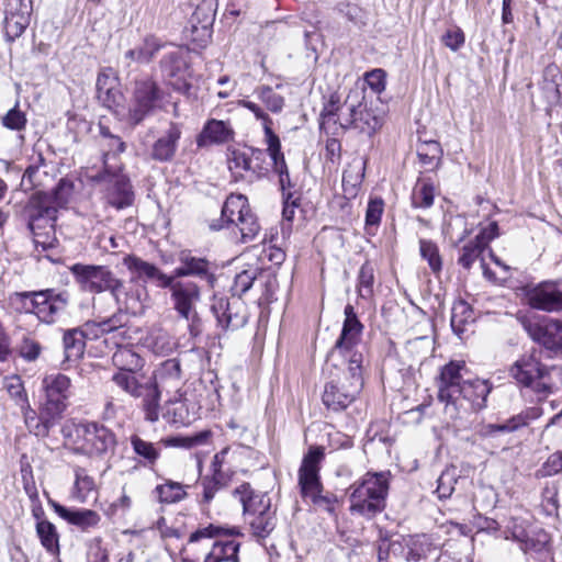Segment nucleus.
Here are the masks:
<instances>
[{"instance_id":"f257e3e1","label":"nucleus","mask_w":562,"mask_h":562,"mask_svg":"<svg viewBox=\"0 0 562 562\" xmlns=\"http://www.w3.org/2000/svg\"><path fill=\"white\" fill-rule=\"evenodd\" d=\"M341 333L328 359V379L322 394L323 404L333 412L347 409L363 387V355L358 350L363 325L351 304L345 306Z\"/></svg>"},{"instance_id":"f03ea898","label":"nucleus","mask_w":562,"mask_h":562,"mask_svg":"<svg viewBox=\"0 0 562 562\" xmlns=\"http://www.w3.org/2000/svg\"><path fill=\"white\" fill-rule=\"evenodd\" d=\"M319 120L321 128L325 131L338 125L342 130L352 127L372 136L383 125L384 109L376 95H368L364 89L355 88L349 91L342 105L336 95H330Z\"/></svg>"},{"instance_id":"7ed1b4c3","label":"nucleus","mask_w":562,"mask_h":562,"mask_svg":"<svg viewBox=\"0 0 562 562\" xmlns=\"http://www.w3.org/2000/svg\"><path fill=\"white\" fill-rule=\"evenodd\" d=\"M467 373L464 361H450L437 379L438 400L450 419H457L461 412H477L486 406L492 385L482 379L465 380Z\"/></svg>"},{"instance_id":"20e7f679","label":"nucleus","mask_w":562,"mask_h":562,"mask_svg":"<svg viewBox=\"0 0 562 562\" xmlns=\"http://www.w3.org/2000/svg\"><path fill=\"white\" fill-rule=\"evenodd\" d=\"M509 373L538 401H544L562 386V367L542 363V350L538 348L521 355L510 367Z\"/></svg>"},{"instance_id":"39448f33","label":"nucleus","mask_w":562,"mask_h":562,"mask_svg":"<svg viewBox=\"0 0 562 562\" xmlns=\"http://www.w3.org/2000/svg\"><path fill=\"white\" fill-rule=\"evenodd\" d=\"M43 384L46 400L38 415L35 411H30L25 414V425L31 434L45 438L61 418L67 407L66 402L69 396L70 379L61 373L50 374L44 379Z\"/></svg>"},{"instance_id":"423d86ee","label":"nucleus","mask_w":562,"mask_h":562,"mask_svg":"<svg viewBox=\"0 0 562 562\" xmlns=\"http://www.w3.org/2000/svg\"><path fill=\"white\" fill-rule=\"evenodd\" d=\"M61 434L74 453L90 458L113 453L117 443L111 429L94 422H67Z\"/></svg>"},{"instance_id":"0eeeda50","label":"nucleus","mask_w":562,"mask_h":562,"mask_svg":"<svg viewBox=\"0 0 562 562\" xmlns=\"http://www.w3.org/2000/svg\"><path fill=\"white\" fill-rule=\"evenodd\" d=\"M390 477V471L368 472L352 483L348 488L350 513L367 519L382 513L386 507Z\"/></svg>"},{"instance_id":"6e6552de","label":"nucleus","mask_w":562,"mask_h":562,"mask_svg":"<svg viewBox=\"0 0 562 562\" xmlns=\"http://www.w3.org/2000/svg\"><path fill=\"white\" fill-rule=\"evenodd\" d=\"M70 192L71 186L60 180L52 192L38 190L30 196L24 213L34 236H41L43 231L54 227L58 209L68 203Z\"/></svg>"},{"instance_id":"1a4fd4ad","label":"nucleus","mask_w":562,"mask_h":562,"mask_svg":"<svg viewBox=\"0 0 562 562\" xmlns=\"http://www.w3.org/2000/svg\"><path fill=\"white\" fill-rule=\"evenodd\" d=\"M233 496L243 505V513L251 535L266 539L277 526L276 509L267 494H256L249 483H243L233 491Z\"/></svg>"},{"instance_id":"9d476101","label":"nucleus","mask_w":562,"mask_h":562,"mask_svg":"<svg viewBox=\"0 0 562 562\" xmlns=\"http://www.w3.org/2000/svg\"><path fill=\"white\" fill-rule=\"evenodd\" d=\"M241 536L238 527H223L210 524L193 531L188 542L195 543L202 539H215L211 551L205 555L203 562H239L240 543L228 539L229 537Z\"/></svg>"},{"instance_id":"9b49d317","label":"nucleus","mask_w":562,"mask_h":562,"mask_svg":"<svg viewBox=\"0 0 562 562\" xmlns=\"http://www.w3.org/2000/svg\"><path fill=\"white\" fill-rule=\"evenodd\" d=\"M113 383L135 398H142L146 420L156 422L160 413V392L157 383L136 372L117 371L112 375Z\"/></svg>"},{"instance_id":"f8f14e48","label":"nucleus","mask_w":562,"mask_h":562,"mask_svg":"<svg viewBox=\"0 0 562 562\" xmlns=\"http://www.w3.org/2000/svg\"><path fill=\"white\" fill-rule=\"evenodd\" d=\"M529 337L547 350L562 351V322L551 317L524 316L520 318Z\"/></svg>"},{"instance_id":"ddd939ff","label":"nucleus","mask_w":562,"mask_h":562,"mask_svg":"<svg viewBox=\"0 0 562 562\" xmlns=\"http://www.w3.org/2000/svg\"><path fill=\"white\" fill-rule=\"evenodd\" d=\"M159 100V88L154 80L148 78L136 80L128 105V123L133 126L140 124L155 112Z\"/></svg>"},{"instance_id":"4468645a","label":"nucleus","mask_w":562,"mask_h":562,"mask_svg":"<svg viewBox=\"0 0 562 562\" xmlns=\"http://www.w3.org/2000/svg\"><path fill=\"white\" fill-rule=\"evenodd\" d=\"M189 53L182 48L168 52L160 60L161 72L168 83L181 93L191 89L192 71L189 66Z\"/></svg>"},{"instance_id":"2eb2a0df","label":"nucleus","mask_w":562,"mask_h":562,"mask_svg":"<svg viewBox=\"0 0 562 562\" xmlns=\"http://www.w3.org/2000/svg\"><path fill=\"white\" fill-rule=\"evenodd\" d=\"M217 325L224 330H236L241 328L248 321L247 307L240 296L232 297L214 295L212 304Z\"/></svg>"},{"instance_id":"dca6fc26","label":"nucleus","mask_w":562,"mask_h":562,"mask_svg":"<svg viewBox=\"0 0 562 562\" xmlns=\"http://www.w3.org/2000/svg\"><path fill=\"white\" fill-rule=\"evenodd\" d=\"M541 415V407H528L502 424L479 425L475 430V436L482 440L496 439L502 434H509L527 426L531 420L538 419Z\"/></svg>"},{"instance_id":"f3484780","label":"nucleus","mask_w":562,"mask_h":562,"mask_svg":"<svg viewBox=\"0 0 562 562\" xmlns=\"http://www.w3.org/2000/svg\"><path fill=\"white\" fill-rule=\"evenodd\" d=\"M526 283L518 290L522 300L532 308L558 312L562 310V292L544 286L547 283Z\"/></svg>"},{"instance_id":"a211bd4d","label":"nucleus","mask_w":562,"mask_h":562,"mask_svg":"<svg viewBox=\"0 0 562 562\" xmlns=\"http://www.w3.org/2000/svg\"><path fill=\"white\" fill-rule=\"evenodd\" d=\"M91 292L110 290V294L126 308L136 312L142 307L143 297L146 291L139 283H87Z\"/></svg>"},{"instance_id":"6ab92c4d","label":"nucleus","mask_w":562,"mask_h":562,"mask_svg":"<svg viewBox=\"0 0 562 562\" xmlns=\"http://www.w3.org/2000/svg\"><path fill=\"white\" fill-rule=\"evenodd\" d=\"M171 292L173 308L187 321L196 317L195 303L200 300V291L194 283H162Z\"/></svg>"},{"instance_id":"aec40b11","label":"nucleus","mask_w":562,"mask_h":562,"mask_svg":"<svg viewBox=\"0 0 562 562\" xmlns=\"http://www.w3.org/2000/svg\"><path fill=\"white\" fill-rule=\"evenodd\" d=\"M24 296L30 299L33 312L44 318L64 311L68 303L66 292L55 293L54 290L33 292Z\"/></svg>"},{"instance_id":"412c9836","label":"nucleus","mask_w":562,"mask_h":562,"mask_svg":"<svg viewBox=\"0 0 562 562\" xmlns=\"http://www.w3.org/2000/svg\"><path fill=\"white\" fill-rule=\"evenodd\" d=\"M106 181L108 203L116 210L128 207L134 202V192L126 176L111 173L102 177Z\"/></svg>"},{"instance_id":"4be33fe9","label":"nucleus","mask_w":562,"mask_h":562,"mask_svg":"<svg viewBox=\"0 0 562 562\" xmlns=\"http://www.w3.org/2000/svg\"><path fill=\"white\" fill-rule=\"evenodd\" d=\"M181 134V127L170 123L165 133L154 142L148 154L149 158L158 162L171 161L176 156Z\"/></svg>"},{"instance_id":"5701e85b","label":"nucleus","mask_w":562,"mask_h":562,"mask_svg":"<svg viewBox=\"0 0 562 562\" xmlns=\"http://www.w3.org/2000/svg\"><path fill=\"white\" fill-rule=\"evenodd\" d=\"M48 505L60 518L80 528L82 531L98 527L101 521V516L92 509H70L52 498H48Z\"/></svg>"},{"instance_id":"b1692460","label":"nucleus","mask_w":562,"mask_h":562,"mask_svg":"<svg viewBox=\"0 0 562 562\" xmlns=\"http://www.w3.org/2000/svg\"><path fill=\"white\" fill-rule=\"evenodd\" d=\"M211 269L212 265L206 259L195 257L190 251H181L179 255V266L170 278L190 277L213 281L214 276Z\"/></svg>"},{"instance_id":"393cba45","label":"nucleus","mask_w":562,"mask_h":562,"mask_svg":"<svg viewBox=\"0 0 562 562\" xmlns=\"http://www.w3.org/2000/svg\"><path fill=\"white\" fill-rule=\"evenodd\" d=\"M235 132L228 121L210 119L196 137L198 147L222 145L234 139Z\"/></svg>"},{"instance_id":"a878e982","label":"nucleus","mask_w":562,"mask_h":562,"mask_svg":"<svg viewBox=\"0 0 562 562\" xmlns=\"http://www.w3.org/2000/svg\"><path fill=\"white\" fill-rule=\"evenodd\" d=\"M250 211L248 200L243 194H231L227 196L222 207L221 218L213 221L210 228L220 231L224 227L234 225L240 217L245 216Z\"/></svg>"},{"instance_id":"bb28decb","label":"nucleus","mask_w":562,"mask_h":562,"mask_svg":"<svg viewBox=\"0 0 562 562\" xmlns=\"http://www.w3.org/2000/svg\"><path fill=\"white\" fill-rule=\"evenodd\" d=\"M148 380L157 383V390L167 392H178L182 385V374L180 361L176 358L164 361Z\"/></svg>"},{"instance_id":"cd10ccee","label":"nucleus","mask_w":562,"mask_h":562,"mask_svg":"<svg viewBox=\"0 0 562 562\" xmlns=\"http://www.w3.org/2000/svg\"><path fill=\"white\" fill-rule=\"evenodd\" d=\"M97 98L108 109L120 104L122 94L117 79L110 68L102 70L95 82Z\"/></svg>"},{"instance_id":"c85d7f7f","label":"nucleus","mask_w":562,"mask_h":562,"mask_svg":"<svg viewBox=\"0 0 562 562\" xmlns=\"http://www.w3.org/2000/svg\"><path fill=\"white\" fill-rule=\"evenodd\" d=\"M162 47L161 40L154 35H147L139 45L125 52L124 60L127 66L133 63L148 64Z\"/></svg>"},{"instance_id":"c756f323","label":"nucleus","mask_w":562,"mask_h":562,"mask_svg":"<svg viewBox=\"0 0 562 562\" xmlns=\"http://www.w3.org/2000/svg\"><path fill=\"white\" fill-rule=\"evenodd\" d=\"M474 321V311L468 302L460 300L453 304L450 324L453 333L459 338L463 337Z\"/></svg>"},{"instance_id":"7c9ffc66","label":"nucleus","mask_w":562,"mask_h":562,"mask_svg":"<svg viewBox=\"0 0 562 562\" xmlns=\"http://www.w3.org/2000/svg\"><path fill=\"white\" fill-rule=\"evenodd\" d=\"M442 154V148L437 140L424 142L417 148L418 159L427 171H434L439 168Z\"/></svg>"},{"instance_id":"2f4dec72","label":"nucleus","mask_w":562,"mask_h":562,"mask_svg":"<svg viewBox=\"0 0 562 562\" xmlns=\"http://www.w3.org/2000/svg\"><path fill=\"white\" fill-rule=\"evenodd\" d=\"M228 169L235 177H243V171L249 172L252 176V158L250 156V148H228L227 154Z\"/></svg>"},{"instance_id":"473e14b6","label":"nucleus","mask_w":562,"mask_h":562,"mask_svg":"<svg viewBox=\"0 0 562 562\" xmlns=\"http://www.w3.org/2000/svg\"><path fill=\"white\" fill-rule=\"evenodd\" d=\"M123 263L126 266V268L135 274L137 278H147V279H155L158 278L159 281H172V278L165 277L164 274H160L158 269L147 262L143 259L136 257V256H126L123 260Z\"/></svg>"},{"instance_id":"72a5a7b5","label":"nucleus","mask_w":562,"mask_h":562,"mask_svg":"<svg viewBox=\"0 0 562 562\" xmlns=\"http://www.w3.org/2000/svg\"><path fill=\"white\" fill-rule=\"evenodd\" d=\"M112 362L117 371L137 372L143 368V359L128 347H119L112 356Z\"/></svg>"},{"instance_id":"f704fd0d","label":"nucleus","mask_w":562,"mask_h":562,"mask_svg":"<svg viewBox=\"0 0 562 562\" xmlns=\"http://www.w3.org/2000/svg\"><path fill=\"white\" fill-rule=\"evenodd\" d=\"M154 493L156 494L159 503L162 504L179 503L188 495L184 485L171 480H166L165 483L157 485Z\"/></svg>"},{"instance_id":"c9c22d12","label":"nucleus","mask_w":562,"mask_h":562,"mask_svg":"<svg viewBox=\"0 0 562 562\" xmlns=\"http://www.w3.org/2000/svg\"><path fill=\"white\" fill-rule=\"evenodd\" d=\"M65 359L67 361H77L85 352V337L80 329L75 328L66 331L63 338Z\"/></svg>"},{"instance_id":"e433bc0d","label":"nucleus","mask_w":562,"mask_h":562,"mask_svg":"<svg viewBox=\"0 0 562 562\" xmlns=\"http://www.w3.org/2000/svg\"><path fill=\"white\" fill-rule=\"evenodd\" d=\"M74 498L80 503H85L90 492L95 490L94 479L88 474L85 468L78 465L74 468Z\"/></svg>"},{"instance_id":"4c0bfd02","label":"nucleus","mask_w":562,"mask_h":562,"mask_svg":"<svg viewBox=\"0 0 562 562\" xmlns=\"http://www.w3.org/2000/svg\"><path fill=\"white\" fill-rule=\"evenodd\" d=\"M36 535L41 544L52 554L59 553V535L55 525L50 521H41L35 525Z\"/></svg>"},{"instance_id":"58836bf2","label":"nucleus","mask_w":562,"mask_h":562,"mask_svg":"<svg viewBox=\"0 0 562 562\" xmlns=\"http://www.w3.org/2000/svg\"><path fill=\"white\" fill-rule=\"evenodd\" d=\"M131 446L133 451L142 458L140 464L144 467H153L160 457V451L154 443L142 439L137 435L131 437Z\"/></svg>"},{"instance_id":"ea45409f","label":"nucleus","mask_w":562,"mask_h":562,"mask_svg":"<svg viewBox=\"0 0 562 562\" xmlns=\"http://www.w3.org/2000/svg\"><path fill=\"white\" fill-rule=\"evenodd\" d=\"M435 188L429 179L419 178L412 194L414 207L428 209L434 204Z\"/></svg>"},{"instance_id":"a19ab883","label":"nucleus","mask_w":562,"mask_h":562,"mask_svg":"<svg viewBox=\"0 0 562 562\" xmlns=\"http://www.w3.org/2000/svg\"><path fill=\"white\" fill-rule=\"evenodd\" d=\"M70 270L79 281H112L110 272L103 266L76 263Z\"/></svg>"},{"instance_id":"79ce46f5","label":"nucleus","mask_w":562,"mask_h":562,"mask_svg":"<svg viewBox=\"0 0 562 562\" xmlns=\"http://www.w3.org/2000/svg\"><path fill=\"white\" fill-rule=\"evenodd\" d=\"M30 21L31 18L24 14L11 13L7 11L4 21V34L7 40L9 42H13L20 37L27 29Z\"/></svg>"},{"instance_id":"37998d69","label":"nucleus","mask_w":562,"mask_h":562,"mask_svg":"<svg viewBox=\"0 0 562 562\" xmlns=\"http://www.w3.org/2000/svg\"><path fill=\"white\" fill-rule=\"evenodd\" d=\"M211 436L210 430H203L196 432L191 436H176L162 439L160 442L165 447H176V448H193L196 446H201L207 441Z\"/></svg>"},{"instance_id":"c03bdc74","label":"nucleus","mask_w":562,"mask_h":562,"mask_svg":"<svg viewBox=\"0 0 562 562\" xmlns=\"http://www.w3.org/2000/svg\"><path fill=\"white\" fill-rule=\"evenodd\" d=\"M549 535L543 530H539L529 533L519 547L525 553L546 554L549 552Z\"/></svg>"},{"instance_id":"a18cd8bd","label":"nucleus","mask_w":562,"mask_h":562,"mask_svg":"<svg viewBox=\"0 0 562 562\" xmlns=\"http://www.w3.org/2000/svg\"><path fill=\"white\" fill-rule=\"evenodd\" d=\"M102 321L108 335L112 334L113 337L117 338L120 341H123L128 337L126 329L128 316L126 313L119 312L110 317L102 318Z\"/></svg>"},{"instance_id":"49530a36","label":"nucleus","mask_w":562,"mask_h":562,"mask_svg":"<svg viewBox=\"0 0 562 562\" xmlns=\"http://www.w3.org/2000/svg\"><path fill=\"white\" fill-rule=\"evenodd\" d=\"M102 321L108 335L112 334L113 337L117 338L120 341H123L128 337L126 329L128 316L126 313L119 312L110 317L102 318Z\"/></svg>"},{"instance_id":"de8ad7c7","label":"nucleus","mask_w":562,"mask_h":562,"mask_svg":"<svg viewBox=\"0 0 562 562\" xmlns=\"http://www.w3.org/2000/svg\"><path fill=\"white\" fill-rule=\"evenodd\" d=\"M234 226L239 229L241 243L252 241L260 232V225L251 210L240 217Z\"/></svg>"},{"instance_id":"09e8293b","label":"nucleus","mask_w":562,"mask_h":562,"mask_svg":"<svg viewBox=\"0 0 562 562\" xmlns=\"http://www.w3.org/2000/svg\"><path fill=\"white\" fill-rule=\"evenodd\" d=\"M458 482V469L453 465L446 468L437 480V494L440 499L448 498Z\"/></svg>"},{"instance_id":"8fccbe9b","label":"nucleus","mask_w":562,"mask_h":562,"mask_svg":"<svg viewBox=\"0 0 562 562\" xmlns=\"http://www.w3.org/2000/svg\"><path fill=\"white\" fill-rule=\"evenodd\" d=\"M268 145L267 151L272 160L274 171L281 176L289 173L288 166L284 159V155L281 151V143L278 135L266 139Z\"/></svg>"},{"instance_id":"3c124183","label":"nucleus","mask_w":562,"mask_h":562,"mask_svg":"<svg viewBox=\"0 0 562 562\" xmlns=\"http://www.w3.org/2000/svg\"><path fill=\"white\" fill-rule=\"evenodd\" d=\"M324 457L325 452L323 447H310L308 451L303 457L299 473H319Z\"/></svg>"},{"instance_id":"603ef678","label":"nucleus","mask_w":562,"mask_h":562,"mask_svg":"<svg viewBox=\"0 0 562 562\" xmlns=\"http://www.w3.org/2000/svg\"><path fill=\"white\" fill-rule=\"evenodd\" d=\"M258 99L272 113H280L284 106V98L277 93L270 86H261L257 88Z\"/></svg>"},{"instance_id":"864d4df0","label":"nucleus","mask_w":562,"mask_h":562,"mask_svg":"<svg viewBox=\"0 0 562 562\" xmlns=\"http://www.w3.org/2000/svg\"><path fill=\"white\" fill-rule=\"evenodd\" d=\"M471 233L472 228L468 227L467 218L462 215L451 216L446 225V234L458 244L463 241Z\"/></svg>"},{"instance_id":"5fc2aeb1","label":"nucleus","mask_w":562,"mask_h":562,"mask_svg":"<svg viewBox=\"0 0 562 562\" xmlns=\"http://www.w3.org/2000/svg\"><path fill=\"white\" fill-rule=\"evenodd\" d=\"M299 486L302 497L308 499L324 491L319 473H299Z\"/></svg>"},{"instance_id":"6e6d98bb","label":"nucleus","mask_w":562,"mask_h":562,"mask_svg":"<svg viewBox=\"0 0 562 562\" xmlns=\"http://www.w3.org/2000/svg\"><path fill=\"white\" fill-rule=\"evenodd\" d=\"M420 256L428 262L430 269L437 273L441 270L442 261L439 255L438 246L431 240L420 239Z\"/></svg>"},{"instance_id":"4d7b16f0","label":"nucleus","mask_w":562,"mask_h":562,"mask_svg":"<svg viewBox=\"0 0 562 562\" xmlns=\"http://www.w3.org/2000/svg\"><path fill=\"white\" fill-rule=\"evenodd\" d=\"M42 351L41 344L30 334H24L18 346V353L25 361H35Z\"/></svg>"},{"instance_id":"13d9d810","label":"nucleus","mask_w":562,"mask_h":562,"mask_svg":"<svg viewBox=\"0 0 562 562\" xmlns=\"http://www.w3.org/2000/svg\"><path fill=\"white\" fill-rule=\"evenodd\" d=\"M49 180V173L46 168L37 169L36 166H29L22 178V186L29 183V189L44 187Z\"/></svg>"},{"instance_id":"bf43d9fd","label":"nucleus","mask_w":562,"mask_h":562,"mask_svg":"<svg viewBox=\"0 0 562 562\" xmlns=\"http://www.w3.org/2000/svg\"><path fill=\"white\" fill-rule=\"evenodd\" d=\"M241 105L249 110L257 120H260L262 122V127L265 132L266 139L271 138L272 136H276L277 134L272 130V120L269 117V115L259 106L257 103L252 101L243 100Z\"/></svg>"},{"instance_id":"052dcab7","label":"nucleus","mask_w":562,"mask_h":562,"mask_svg":"<svg viewBox=\"0 0 562 562\" xmlns=\"http://www.w3.org/2000/svg\"><path fill=\"white\" fill-rule=\"evenodd\" d=\"M483 249L484 247L476 239L470 241L462 247V254L458 259L459 263L469 269L479 259Z\"/></svg>"},{"instance_id":"680f3d73","label":"nucleus","mask_w":562,"mask_h":562,"mask_svg":"<svg viewBox=\"0 0 562 562\" xmlns=\"http://www.w3.org/2000/svg\"><path fill=\"white\" fill-rule=\"evenodd\" d=\"M250 156L252 158V176L256 179H260L265 177L268 172L267 161H266V151L260 148L251 147Z\"/></svg>"},{"instance_id":"e2e57ef3","label":"nucleus","mask_w":562,"mask_h":562,"mask_svg":"<svg viewBox=\"0 0 562 562\" xmlns=\"http://www.w3.org/2000/svg\"><path fill=\"white\" fill-rule=\"evenodd\" d=\"M383 200L380 198L371 199L369 201L366 211V225L368 227L379 225L383 213Z\"/></svg>"},{"instance_id":"0e129e2a","label":"nucleus","mask_w":562,"mask_h":562,"mask_svg":"<svg viewBox=\"0 0 562 562\" xmlns=\"http://www.w3.org/2000/svg\"><path fill=\"white\" fill-rule=\"evenodd\" d=\"M2 124L9 130L21 131L26 125L25 114L15 106L2 117Z\"/></svg>"},{"instance_id":"69168bd1","label":"nucleus","mask_w":562,"mask_h":562,"mask_svg":"<svg viewBox=\"0 0 562 562\" xmlns=\"http://www.w3.org/2000/svg\"><path fill=\"white\" fill-rule=\"evenodd\" d=\"M311 502L318 508L328 512L329 514H334L336 509V504L338 502L337 496L330 492H318L315 496H312Z\"/></svg>"},{"instance_id":"338daca9","label":"nucleus","mask_w":562,"mask_h":562,"mask_svg":"<svg viewBox=\"0 0 562 562\" xmlns=\"http://www.w3.org/2000/svg\"><path fill=\"white\" fill-rule=\"evenodd\" d=\"M364 81L373 94H379L385 88V71L380 68L373 69L366 74Z\"/></svg>"},{"instance_id":"774afa93","label":"nucleus","mask_w":562,"mask_h":562,"mask_svg":"<svg viewBox=\"0 0 562 562\" xmlns=\"http://www.w3.org/2000/svg\"><path fill=\"white\" fill-rule=\"evenodd\" d=\"M540 471L543 476H553L562 473V451L550 454Z\"/></svg>"}]
</instances>
